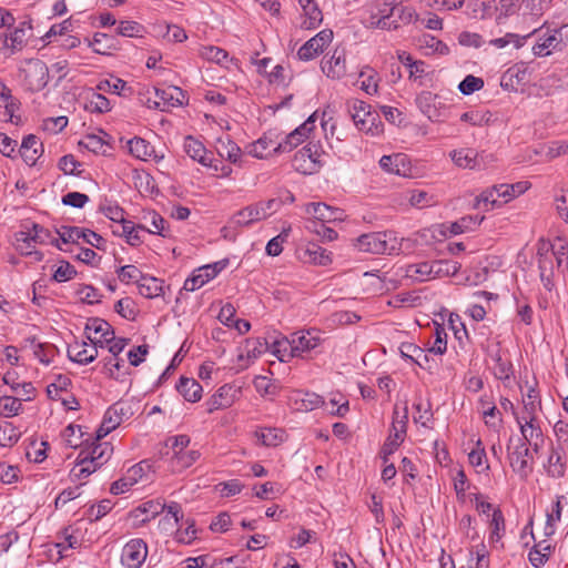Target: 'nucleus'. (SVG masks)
<instances>
[{"instance_id": "nucleus-23", "label": "nucleus", "mask_w": 568, "mask_h": 568, "mask_svg": "<svg viewBox=\"0 0 568 568\" xmlns=\"http://www.w3.org/2000/svg\"><path fill=\"white\" fill-rule=\"evenodd\" d=\"M402 357L409 359L420 368L430 369V357L426 351L413 343H403L399 346Z\"/></svg>"}, {"instance_id": "nucleus-39", "label": "nucleus", "mask_w": 568, "mask_h": 568, "mask_svg": "<svg viewBox=\"0 0 568 568\" xmlns=\"http://www.w3.org/2000/svg\"><path fill=\"white\" fill-rule=\"evenodd\" d=\"M130 153L139 160L148 161L154 153L153 146L144 139L134 136L128 141Z\"/></svg>"}, {"instance_id": "nucleus-18", "label": "nucleus", "mask_w": 568, "mask_h": 568, "mask_svg": "<svg viewBox=\"0 0 568 568\" xmlns=\"http://www.w3.org/2000/svg\"><path fill=\"white\" fill-rule=\"evenodd\" d=\"M315 123V114H312L303 124L292 131L288 135H286L284 142H280L274 148V151L290 152L298 144H301L304 139L307 138L308 133L314 129Z\"/></svg>"}, {"instance_id": "nucleus-12", "label": "nucleus", "mask_w": 568, "mask_h": 568, "mask_svg": "<svg viewBox=\"0 0 568 568\" xmlns=\"http://www.w3.org/2000/svg\"><path fill=\"white\" fill-rule=\"evenodd\" d=\"M148 557V546L143 539L128 541L121 554V562L126 568H140Z\"/></svg>"}, {"instance_id": "nucleus-47", "label": "nucleus", "mask_w": 568, "mask_h": 568, "mask_svg": "<svg viewBox=\"0 0 568 568\" xmlns=\"http://www.w3.org/2000/svg\"><path fill=\"white\" fill-rule=\"evenodd\" d=\"M530 184L526 181L517 182L514 184H499L497 185V196L508 202L513 197L523 194L529 189Z\"/></svg>"}, {"instance_id": "nucleus-35", "label": "nucleus", "mask_w": 568, "mask_h": 568, "mask_svg": "<svg viewBox=\"0 0 568 568\" xmlns=\"http://www.w3.org/2000/svg\"><path fill=\"white\" fill-rule=\"evenodd\" d=\"M484 215H467L463 216L459 220L450 223L449 232L454 235H458L465 232H470L476 230L480 223L484 221Z\"/></svg>"}, {"instance_id": "nucleus-28", "label": "nucleus", "mask_w": 568, "mask_h": 568, "mask_svg": "<svg viewBox=\"0 0 568 568\" xmlns=\"http://www.w3.org/2000/svg\"><path fill=\"white\" fill-rule=\"evenodd\" d=\"M450 158L459 168L469 170L480 168L479 154L474 149L454 150L450 152Z\"/></svg>"}, {"instance_id": "nucleus-30", "label": "nucleus", "mask_w": 568, "mask_h": 568, "mask_svg": "<svg viewBox=\"0 0 568 568\" xmlns=\"http://www.w3.org/2000/svg\"><path fill=\"white\" fill-rule=\"evenodd\" d=\"M541 407L539 393L534 388L529 387L526 397L524 398V407L520 414L516 415V422H520L521 419L532 420L534 417H537V410Z\"/></svg>"}, {"instance_id": "nucleus-48", "label": "nucleus", "mask_w": 568, "mask_h": 568, "mask_svg": "<svg viewBox=\"0 0 568 568\" xmlns=\"http://www.w3.org/2000/svg\"><path fill=\"white\" fill-rule=\"evenodd\" d=\"M205 265L199 267L193 272V274L187 277L184 282L183 290L187 292H194L201 288L205 283H207L213 277L209 272H204Z\"/></svg>"}, {"instance_id": "nucleus-20", "label": "nucleus", "mask_w": 568, "mask_h": 568, "mask_svg": "<svg viewBox=\"0 0 568 568\" xmlns=\"http://www.w3.org/2000/svg\"><path fill=\"white\" fill-rule=\"evenodd\" d=\"M154 105L159 106L161 111H166L170 108L182 105L184 93L178 87H168L165 89H154Z\"/></svg>"}, {"instance_id": "nucleus-26", "label": "nucleus", "mask_w": 568, "mask_h": 568, "mask_svg": "<svg viewBox=\"0 0 568 568\" xmlns=\"http://www.w3.org/2000/svg\"><path fill=\"white\" fill-rule=\"evenodd\" d=\"M131 415V407L118 402L106 409L103 420L114 430L123 420L129 419Z\"/></svg>"}, {"instance_id": "nucleus-4", "label": "nucleus", "mask_w": 568, "mask_h": 568, "mask_svg": "<svg viewBox=\"0 0 568 568\" xmlns=\"http://www.w3.org/2000/svg\"><path fill=\"white\" fill-rule=\"evenodd\" d=\"M507 450L511 469L521 479H527L534 469V457L527 443L517 439V443L513 444V438H510Z\"/></svg>"}, {"instance_id": "nucleus-37", "label": "nucleus", "mask_w": 568, "mask_h": 568, "mask_svg": "<svg viewBox=\"0 0 568 568\" xmlns=\"http://www.w3.org/2000/svg\"><path fill=\"white\" fill-rule=\"evenodd\" d=\"M546 470L549 476L554 478H560L566 473V456L565 453L559 449H551L548 457Z\"/></svg>"}, {"instance_id": "nucleus-7", "label": "nucleus", "mask_w": 568, "mask_h": 568, "mask_svg": "<svg viewBox=\"0 0 568 568\" xmlns=\"http://www.w3.org/2000/svg\"><path fill=\"white\" fill-rule=\"evenodd\" d=\"M326 155L320 142H308L294 155L296 170L303 173H313L324 163L323 156Z\"/></svg>"}, {"instance_id": "nucleus-43", "label": "nucleus", "mask_w": 568, "mask_h": 568, "mask_svg": "<svg viewBox=\"0 0 568 568\" xmlns=\"http://www.w3.org/2000/svg\"><path fill=\"white\" fill-rule=\"evenodd\" d=\"M303 260L318 265L331 263L329 253L315 243H310L303 252Z\"/></svg>"}, {"instance_id": "nucleus-19", "label": "nucleus", "mask_w": 568, "mask_h": 568, "mask_svg": "<svg viewBox=\"0 0 568 568\" xmlns=\"http://www.w3.org/2000/svg\"><path fill=\"white\" fill-rule=\"evenodd\" d=\"M379 165L387 173L399 176H409L412 174L410 162L403 153L383 155L379 160Z\"/></svg>"}, {"instance_id": "nucleus-62", "label": "nucleus", "mask_w": 568, "mask_h": 568, "mask_svg": "<svg viewBox=\"0 0 568 568\" xmlns=\"http://www.w3.org/2000/svg\"><path fill=\"white\" fill-rule=\"evenodd\" d=\"M494 374L498 379H508L513 374V365L509 361L504 359L500 355H496Z\"/></svg>"}, {"instance_id": "nucleus-58", "label": "nucleus", "mask_w": 568, "mask_h": 568, "mask_svg": "<svg viewBox=\"0 0 568 568\" xmlns=\"http://www.w3.org/2000/svg\"><path fill=\"white\" fill-rule=\"evenodd\" d=\"M118 277L122 283L129 284L130 282H140L144 276L142 272L134 265L121 266L118 271Z\"/></svg>"}, {"instance_id": "nucleus-13", "label": "nucleus", "mask_w": 568, "mask_h": 568, "mask_svg": "<svg viewBox=\"0 0 568 568\" xmlns=\"http://www.w3.org/2000/svg\"><path fill=\"white\" fill-rule=\"evenodd\" d=\"M333 40V31L324 29L306 41L297 51L300 60L310 61L323 52Z\"/></svg>"}, {"instance_id": "nucleus-2", "label": "nucleus", "mask_w": 568, "mask_h": 568, "mask_svg": "<svg viewBox=\"0 0 568 568\" xmlns=\"http://www.w3.org/2000/svg\"><path fill=\"white\" fill-rule=\"evenodd\" d=\"M354 246L369 254H395L400 250L402 243L393 231L372 232L359 235Z\"/></svg>"}, {"instance_id": "nucleus-25", "label": "nucleus", "mask_w": 568, "mask_h": 568, "mask_svg": "<svg viewBox=\"0 0 568 568\" xmlns=\"http://www.w3.org/2000/svg\"><path fill=\"white\" fill-rule=\"evenodd\" d=\"M305 211L308 215H311L314 220L320 222H331L341 219L339 210L334 209L325 203H308L305 207Z\"/></svg>"}, {"instance_id": "nucleus-60", "label": "nucleus", "mask_w": 568, "mask_h": 568, "mask_svg": "<svg viewBox=\"0 0 568 568\" xmlns=\"http://www.w3.org/2000/svg\"><path fill=\"white\" fill-rule=\"evenodd\" d=\"M166 505L160 500H149L140 505L135 510L142 514H149L150 517L143 519V521H148L151 518H154L159 514L165 510Z\"/></svg>"}, {"instance_id": "nucleus-21", "label": "nucleus", "mask_w": 568, "mask_h": 568, "mask_svg": "<svg viewBox=\"0 0 568 568\" xmlns=\"http://www.w3.org/2000/svg\"><path fill=\"white\" fill-rule=\"evenodd\" d=\"M538 267L544 287L551 291L554 286V258L552 255L549 254V247L546 243H542L538 248Z\"/></svg>"}, {"instance_id": "nucleus-40", "label": "nucleus", "mask_w": 568, "mask_h": 568, "mask_svg": "<svg viewBox=\"0 0 568 568\" xmlns=\"http://www.w3.org/2000/svg\"><path fill=\"white\" fill-rule=\"evenodd\" d=\"M277 143H275L271 138L264 135L260 138L254 143L250 144L248 153L257 159H264L271 155L272 153H277L278 151H274V148Z\"/></svg>"}, {"instance_id": "nucleus-54", "label": "nucleus", "mask_w": 568, "mask_h": 568, "mask_svg": "<svg viewBox=\"0 0 568 568\" xmlns=\"http://www.w3.org/2000/svg\"><path fill=\"white\" fill-rule=\"evenodd\" d=\"M216 149L221 158H225L232 163H236L242 153L241 148L232 140H220Z\"/></svg>"}, {"instance_id": "nucleus-38", "label": "nucleus", "mask_w": 568, "mask_h": 568, "mask_svg": "<svg viewBox=\"0 0 568 568\" xmlns=\"http://www.w3.org/2000/svg\"><path fill=\"white\" fill-rule=\"evenodd\" d=\"M139 293L146 298H154L163 292V281L152 277L143 276L138 284Z\"/></svg>"}, {"instance_id": "nucleus-57", "label": "nucleus", "mask_w": 568, "mask_h": 568, "mask_svg": "<svg viewBox=\"0 0 568 568\" xmlns=\"http://www.w3.org/2000/svg\"><path fill=\"white\" fill-rule=\"evenodd\" d=\"M564 496H558L556 503L552 505L551 511L547 514L546 535H552L555 532V524L561 518V500Z\"/></svg>"}, {"instance_id": "nucleus-11", "label": "nucleus", "mask_w": 568, "mask_h": 568, "mask_svg": "<svg viewBox=\"0 0 568 568\" xmlns=\"http://www.w3.org/2000/svg\"><path fill=\"white\" fill-rule=\"evenodd\" d=\"M241 393V386L224 384L206 400L207 413L231 407L240 398Z\"/></svg>"}, {"instance_id": "nucleus-42", "label": "nucleus", "mask_w": 568, "mask_h": 568, "mask_svg": "<svg viewBox=\"0 0 568 568\" xmlns=\"http://www.w3.org/2000/svg\"><path fill=\"white\" fill-rule=\"evenodd\" d=\"M26 343H30L33 355L42 363L48 365L55 354V347L49 343H39L36 337H29Z\"/></svg>"}, {"instance_id": "nucleus-56", "label": "nucleus", "mask_w": 568, "mask_h": 568, "mask_svg": "<svg viewBox=\"0 0 568 568\" xmlns=\"http://www.w3.org/2000/svg\"><path fill=\"white\" fill-rule=\"evenodd\" d=\"M22 408L20 399L12 396H3L0 399L1 414L6 417H12L19 414Z\"/></svg>"}, {"instance_id": "nucleus-46", "label": "nucleus", "mask_w": 568, "mask_h": 568, "mask_svg": "<svg viewBox=\"0 0 568 568\" xmlns=\"http://www.w3.org/2000/svg\"><path fill=\"white\" fill-rule=\"evenodd\" d=\"M200 452L195 449L187 452L176 450V455L172 457V468L179 471L189 468L200 458Z\"/></svg>"}, {"instance_id": "nucleus-29", "label": "nucleus", "mask_w": 568, "mask_h": 568, "mask_svg": "<svg viewBox=\"0 0 568 568\" xmlns=\"http://www.w3.org/2000/svg\"><path fill=\"white\" fill-rule=\"evenodd\" d=\"M166 515L163 516L159 521V528L166 532L171 534L178 527L181 519H183V513L180 504L171 503L166 505Z\"/></svg>"}, {"instance_id": "nucleus-1", "label": "nucleus", "mask_w": 568, "mask_h": 568, "mask_svg": "<svg viewBox=\"0 0 568 568\" xmlns=\"http://www.w3.org/2000/svg\"><path fill=\"white\" fill-rule=\"evenodd\" d=\"M528 39L536 37L532 53L536 57H548L555 51H561L568 45V24L551 27L546 22L528 33Z\"/></svg>"}, {"instance_id": "nucleus-53", "label": "nucleus", "mask_w": 568, "mask_h": 568, "mask_svg": "<svg viewBox=\"0 0 568 568\" xmlns=\"http://www.w3.org/2000/svg\"><path fill=\"white\" fill-rule=\"evenodd\" d=\"M551 1L552 0H523L521 10L524 14L539 18L549 9Z\"/></svg>"}, {"instance_id": "nucleus-41", "label": "nucleus", "mask_w": 568, "mask_h": 568, "mask_svg": "<svg viewBox=\"0 0 568 568\" xmlns=\"http://www.w3.org/2000/svg\"><path fill=\"white\" fill-rule=\"evenodd\" d=\"M84 109L89 112L105 113L111 110V104L108 98L91 91L85 97Z\"/></svg>"}, {"instance_id": "nucleus-3", "label": "nucleus", "mask_w": 568, "mask_h": 568, "mask_svg": "<svg viewBox=\"0 0 568 568\" xmlns=\"http://www.w3.org/2000/svg\"><path fill=\"white\" fill-rule=\"evenodd\" d=\"M22 231L16 233V243L17 248L26 255L32 254V248L34 244H45L57 242V239L51 236L49 230L44 229L40 224L37 223H26L23 224Z\"/></svg>"}, {"instance_id": "nucleus-36", "label": "nucleus", "mask_w": 568, "mask_h": 568, "mask_svg": "<svg viewBox=\"0 0 568 568\" xmlns=\"http://www.w3.org/2000/svg\"><path fill=\"white\" fill-rule=\"evenodd\" d=\"M523 435L521 442L531 443L534 440H545L542 430L538 424L537 417H534L531 422L529 419H521L517 422Z\"/></svg>"}, {"instance_id": "nucleus-45", "label": "nucleus", "mask_w": 568, "mask_h": 568, "mask_svg": "<svg viewBox=\"0 0 568 568\" xmlns=\"http://www.w3.org/2000/svg\"><path fill=\"white\" fill-rule=\"evenodd\" d=\"M405 275L417 282H425L433 278L430 262L409 264L406 266Z\"/></svg>"}, {"instance_id": "nucleus-55", "label": "nucleus", "mask_w": 568, "mask_h": 568, "mask_svg": "<svg viewBox=\"0 0 568 568\" xmlns=\"http://www.w3.org/2000/svg\"><path fill=\"white\" fill-rule=\"evenodd\" d=\"M527 39L528 36L520 37L515 33H506L504 37L490 40L489 43L498 49H503L509 44H513L514 48L519 49L525 44Z\"/></svg>"}, {"instance_id": "nucleus-17", "label": "nucleus", "mask_w": 568, "mask_h": 568, "mask_svg": "<svg viewBox=\"0 0 568 568\" xmlns=\"http://www.w3.org/2000/svg\"><path fill=\"white\" fill-rule=\"evenodd\" d=\"M291 356H302L303 353L316 348L322 339L316 331L297 332L292 334Z\"/></svg>"}, {"instance_id": "nucleus-9", "label": "nucleus", "mask_w": 568, "mask_h": 568, "mask_svg": "<svg viewBox=\"0 0 568 568\" xmlns=\"http://www.w3.org/2000/svg\"><path fill=\"white\" fill-rule=\"evenodd\" d=\"M58 233L64 244H75L80 239H82L85 243L97 247L98 250H105V240L100 234L89 229L63 225Z\"/></svg>"}, {"instance_id": "nucleus-44", "label": "nucleus", "mask_w": 568, "mask_h": 568, "mask_svg": "<svg viewBox=\"0 0 568 568\" xmlns=\"http://www.w3.org/2000/svg\"><path fill=\"white\" fill-rule=\"evenodd\" d=\"M432 266V276L433 278L436 277H444V276H454L458 273L460 268V264L454 261L448 260H438L430 262Z\"/></svg>"}, {"instance_id": "nucleus-6", "label": "nucleus", "mask_w": 568, "mask_h": 568, "mask_svg": "<svg viewBox=\"0 0 568 568\" xmlns=\"http://www.w3.org/2000/svg\"><path fill=\"white\" fill-rule=\"evenodd\" d=\"M274 200L265 203L260 202L237 211L229 221V225L222 227L223 236H227V230L232 226H248L254 222L261 221L267 216V210L272 209Z\"/></svg>"}, {"instance_id": "nucleus-15", "label": "nucleus", "mask_w": 568, "mask_h": 568, "mask_svg": "<svg viewBox=\"0 0 568 568\" xmlns=\"http://www.w3.org/2000/svg\"><path fill=\"white\" fill-rule=\"evenodd\" d=\"M88 339L92 343L89 345L87 342H74L68 347V357L78 364L87 365L98 357V342L88 335Z\"/></svg>"}, {"instance_id": "nucleus-27", "label": "nucleus", "mask_w": 568, "mask_h": 568, "mask_svg": "<svg viewBox=\"0 0 568 568\" xmlns=\"http://www.w3.org/2000/svg\"><path fill=\"white\" fill-rule=\"evenodd\" d=\"M436 102L437 95L430 91H423L416 97V104L418 109L430 121H438L440 115Z\"/></svg>"}, {"instance_id": "nucleus-61", "label": "nucleus", "mask_w": 568, "mask_h": 568, "mask_svg": "<svg viewBox=\"0 0 568 568\" xmlns=\"http://www.w3.org/2000/svg\"><path fill=\"white\" fill-rule=\"evenodd\" d=\"M484 87V80L473 74L467 75L458 85L459 91L469 95Z\"/></svg>"}, {"instance_id": "nucleus-33", "label": "nucleus", "mask_w": 568, "mask_h": 568, "mask_svg": "<svg viewBox=\"0 0 568 568\" xmlns=\"http://www.w3.org/2000/svg\"><path fill=\"white\" fill-rule=\"evenodd\" d=\"M302 10L304 19L301 22V27L303 29H315L323 21V13L315 1L308 4L305 3L304 7H302Z\"/></svg>"}, {"instance_id": "nucleus-51", "label": "nucleus", "mask_w": 568, "mask_h": 568, "mask_svg": "<svg viewBox=\"0 0 568 568\" xmlns=\"http://www.w3.org/2000/svg\"><path fill=\"white\" fill-rule=\"evenodd\" d=\"M359 78H363L361 81V89L365 91L367 94L373 95L377 93L378 90V74L377 72L369 68L365 67L359 72Z\"/></svg>"}, {"instance_id": "nucleus-63", "label": "nucleus", "mask_w": 568, "mask_h": 568, "mask_svg": "<svg viewBox=\"0 0 568 568\" xmlns=\"http://www.w3.org/2000/svg\"><path fill=\"white\" fill-rule=\"evenodd\" d=\"M552 248L554 251H549V254L552 255V258H556L557 267L560 268L564 263H568L567 243L562 239L558 237L556 243L552 245Z\"/></svg>"}, {"instance_id": "nucleus-64", "label": "nucleus", "mask_w": 568, "mask_h": 568, "mask_svg": "<svg viewBox=\"0 0 568 568\" xmlns=\"http://www.w3.org/2000/svg\"><path fill=\"white\" fill-rule=\"evenodd\" d=\"M257 437L265 446H276L282 440V430L276 428H263L257 433Z\"/></svg>"}, {"instance_id": "nucleus-31", "label": "nucleus", "mask_w": 568, "mask_h": 568, "mask_svg": "<svg viewBox=\"0 0 568 568\" xmlns=\"http://www.w3.org/2000/svg\"><path fill=\"white\" fill-rule=\"evenodd\" d=\"M178 392L184 397L185 400L196 403L202 397L203 388L194 378L180 377L176 384Z\"/></svg>"}, {"instance_id": "nucleus-59", "label": "nucleus", "mask_w": 568, "mask_h": 568, "mask_svg": "<svg viewBox=\"0 0 568 568\" xmlns=\"http://www.w3.org/2000/svg\"><path fill=\"white\" fill-rule=\"evenodd\" d=\"M395 16L397 17V27L399 26V22L409 24L412 22L418 21V14L416 10L413 7L403 6V3L396 4Z\"/></svg>"}, {"instance_id": "nucleus-5", "label": "nucleus", "mask_w": 568, "mask_h": 568, "mask_svg": "<svg viewBox=\"0 0 568 568\" xmlns=\"http://www.w3.org/2000/svg\"><path fill=\"white\" fill-rule=\"evenodd\" d=\"M24 88L30 92H39L45 88L49 81V68L39 59L26 61L20 69Z\"/></svg>"}, {"instance_id": "nucleus-49", "label": "nucleus", "mask_w": 568, "mask_h": 568, "mask_svg": "<svg viewBox=\"0 0 568 568\" xmlns=\"http://www.w3.org/2000/svg\"><path fill=\"white\" fill-rule=\"evenodd\" d=\"M552 552V547L546 541L537 544L528 555L529 561L536 568L542 566Z\"/></svg>"}, {"instance_id": "nucleus-16", "label": "nucleus", "mask_w": 568, "mask_h": 568, "mask_svg": "<svg viewBox=\"0 0 568 568\" xmlns=\"http://www.w3.org/2000/svg\"><path fill=\"white\" fill-rule=\"evenodd\" d=\"M112 446L110 443H93L90 449L81 450L78 455V464L84 465L87 463L101 467L112 454Z\"/></svg>"}, {"instance_id": "nucleus-24", "label": "nucleus", "mask_w": 568, "mask_h": 568, "mask_svg": "<svg viewBox=\"0 0 568 568\" xmlns=\"http://www.w3.org/2000/svg\"><path fill=\"white\" fill-rule=\"evenodd\" d=\"M93 331L94 334H100V339L94 338L98 342V345L101 347L103 343H111L114 339V331L112 326L104 320L101 318H89L85 324V334L91 335L90 332Z\"/></svg>"}, {"instance_id": "nucleus-32", "label": "nucleus", "mask_w": 568, "mask_h": 568, "mask_svg": "<svg viewBox=\"0 0 568 568\" xmlns=\"http://www.w3.org/2000/svg\"><path fill=\"white\" fill-rule=\"evenodd\" d=\"M183 149L185 153L194 161H197L205 166L210 165V160L206 156V149L199 140L187 135L184 139Z\"/></svg>"}, {"instance_id": "nucleus-22", "label": "nucleus", "mask_w": 568, "mask_h": 568, "mask_svg": "<svg viewBox=\"0 0 568 568\" xmlns=\"http://www.w3.org/2000/svg\"><path fill=\"white\" fill-rule=\"evenodd\" d=\"M19 152L23 161L33 166L43 154V144L37 135L28 134L23 138Z\"/></svg>"}, {"instance_id": "nucleus-8", "label": "nucleus", "mask_w": 568, "mask_h": 568, "mask_svg": "<svg viewBox=\"0 0 568 568\" xmlns=\"http://www.w3.org/2000/svg\"><path fill=\"white\" fill-rule=\"evenodd\" d=\"M407 407L404 408V415L399 419V413L397 408L394 409V417L392 424V430L389 436L386 438L381 455L384 463H387L388 457L402 445L406 434L407 420H408Z\"/></svg>"}, {"instance_id": "nucleus-52", "label": "nucleus", "mask_w": 568, "mask_h": 568, "mask_svg": "<svg viewBox=\"0 0 568 568\" xmlns=\"http://www.w3.org/2000/svg\"><path fill=\"white\" fill-rule=\"evenodd\" d=\"M143 220L145 222H150V227L144 226V232L165 236L164 231L165 224L168 222L159 213H156L155 211H150L144 214Z\"/></svg>"}, {"instance_id": "nucleus-50", "label": "nucleus", "mask_w": 568, "mask_h": 568, "mask_svg": "<svg viewBox=\"0 0 568 568\" xmlns=\"http://www.w3.org/2000/svg\"><path fill=\"white\" fill-rule=\"evenodd\" d=\"M200 57L210 62H214L220 65H226L229 60V53L224 49L214 45L202 47L199 51Z\"/></svg>"}, {"instance_id": "nucleus-34", "label": "nucleus", "mask_w": 568, "mask_h": 568, "mask_svg": "<svg viewBox=\"0 0 568 568\" xmlns=\"http://www.w3.org/2000/svg\"><path fill=\"white\" fill-rule=\"evenodd\" d=\"M505 534V519L501 510L495 508L489 521V544L496 546L501 541Z\"/></svg>"}, {"instance_id": "nucleus-10", "label": "nucleus", "mask_w": 568, "mask_h": 568, "mask_svg": "<svg viewBox=\"0 0 568 568\" xmlns=\"http://www.w3.org/2000/svg\"><path fill=\"white\" fill-rule=\"evenodd\" d=\"M348 112L358 128L364 132L374 133V128L377 130V114L371 112V105L362 100H352L347 103Z\"/></svg>"}, {"instance_id": "nucleus-14", "label": "nucleus", "mask_w": 568, "mask_h": 568, "mask_svg": "<svg viewBox=\"0 0 568 568\" xmlns=\"http://www.w3.org/2000/svg\"><path fill=\"white\" fill-rule=\"evenodd\" d=\"M323 73L333 80H339L346 74V50L335 48L331 57H324L321 62Z\"/></svg>"}]
</instances>
